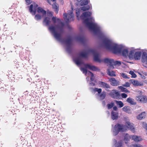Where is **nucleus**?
I'll return each mask as SVG.
<instances>
[{
	"label": "nucleus",
	"instance_id": "a18cd8bd",
	"mask_svg": "<svg viewBox=\"0 0 147 147\" xmlns=\"http://www.w3.org/2000/svg\"><path fill=\"white\" fill-rule=\"evenodd\" d=\"M56 0H51V1H53V2L55 1Z\"/></svg>",
	"mask_w": 147,
	"mask_h": 147
},
{
	"label": "nucleus",
	"instance_id": "423d86ee",
	"mask_svg": "<svg viewBox=\"0 0 147 147\" xmlns=\"http://www.w3.org/2000/svg\"><path fill=\"white\" fill-rule=\"evenodd\" d=\"M72 10H69L68 11L67 14L65 13L63 14V18L66 22H68L74 20V16L73 13V8L71 7Z\"/></svg>",
	"mask_w": 147,
	"mask_h": 147
},
{
	"label": "nucleus",
	"instance_id": "f257e3e1",
	"mask_svg": "<svg viewBox=\"0 0 147 147\" xmlns=\"http://www.w3.org/2000/svg\"><path fill=\"white\" fill-rule=\"evenodd\" d=\"M92 13L89 11L83 13L81 18L89 29L95 34L102 36L101 46L107 49L112 51L115 53L122 54L124 57H129V51L127 49L121 45H119L114 42L110 38L105 35L101 27L95 22L93 18L90 17Z\"/></svg>",
	"mask_w": 147,
	"mask_h": 147
},
{
	"label": "nucleus",
	"instance_id": "f704fd0d",
	"mask_svg": "<svg viewBox=\"0 0 147 147\" xmlns=\"http://www.w3.org/2000/svg\"><path fill=\"white\" fill-rule=\"evenodd\" d=\"M129 74L131 75L132 78H135L136 77V75L133 71H130L129 72Z\"/></svg>",
	"mask_w": 147,
	"mask_h": 147
},
{
	"label": "nucleus",
	"instance_id": "393cba45",
	"mask_svg": "<svg viewBox=\"0 0 147 147\" xmlns=\"http://www.w3.org/2000/svg\"><path fill=\"white\" fill-rule=\"evenodd\" d=\"M124 145L123 142L121 140L116 143L115 147H124Z\"/></svg>",
	"mask_w": 147,
	"mask_h": 147
},
{
	"label": "nucleus",
	"instance_id": "ea45409f",
	"mask_svg": "<svg viewBox=\"0 0 147 147\" xmlns=\"http://www.w3.org/2000/svg\"><path fill=\"white\" fill-rule=\"evenodd\" d=\"M26 1L28 5L31 3V0H26Z\"/></svg>",
	"mask_w": 147,
	"mask_h": 147
},
{
	"label": "nucleus",
	"instance_id": "c85d7f7f",
	"mask_svg": "<svg viewBox=\"0 0 147 147\" xmlns=\"http://www.w3.org/2000/svg\"><path fill=\"white\" fill-rule=\"evenodd\" d=\"M118 88L120 89L123 92H125L127 93H129L130 92L126 88H124L121 86L118 87Z\"/></svg>",
	"mask_w": 147,
	"mask_h": 147
},
{
	"label": "nucleus",
	"instance_id": "4be33fe9",
	"mask_svg": "<svg viewBox=\"0 0 147 147\" xmlns=\"http://www.w3.org/2000/svg\"><path fill=\"white\" fill-rule=\"evenodd\" d=\"M127 101L131 105H135L136 102L134 100L130 97H129L127 99Z\"/></svg>",
	"mask_w": 147,
	"mask_h": 147
},
{
	"label": "nucleus",
	"instance_id": "c9c22d12",
	"mask_svg": "<svg viewBox=\"0 0 147 147\" xmlns=\"http://www.w3.org/2000/svg\"><path fill=\"white\" fill-rule=\"evenodd\" d=\"M113 106V103H111L110 104H109L107 105L108 108L109 109H111Z\"/></svg>",
	"mask_w": 147,
	"mask_h": 147
},
{
	"label": "nucleus",
	"instance_id": "f3484780",
	"mask_svg": "<svg viewBox=\"0 0 147 147\" xmlns=\"http://www.w3.org/2000/svg\"><path fill=\"white\" fill-rule=\"evenodd\" d=\"M50 20L51 18L50 16H48L47 17H46V18H45L44 19L43 21V24H45L46 26L49 25L51 22Z\"/></svg>",
	"mask_w": 147,
	"mask_h": 147
},
{
	"label": "nucleus",
	"instance_id": "a878e982",
	"mask_svg": "<svg viewBox=\"0 0 147 147\" xmlns=\"http://www.w3.org/2000/svg\"><path fill=\"white\" fill-rule=\"evenodd\" d=\"M53 8L55 10L56 13H57L58 10V5L55 2H53L52 5Z\"/></svg>",
	"mask_w": 147,
	"mask_h": 147
},
{
	"label": "nucleus",
	"instance_id": "72a5a7b5",
	"mask_svg": "<svg viewBox=\"0 0 147 147\" xmlns=\"http://www.w3.org/2000/svg\"><path fill=\"white\" fill-rule=\"evenodd\" d=\"M130 147H143L142 146L139 144H132L130 146Z\"/></svg>",
	"mask_w": 147,
	"mask_h": 147
},
{
	"label": "nucleus",
	"instance_id": "9d476101",
	"mask_svg": "<svg viewBox=\"0 0 147 147\" xmlns=\"http://www.w3.org/2000/svg\"><path fill=\"white\" fill-rule=\"evenodd\" d=\"M38 6V5L35 3L30 5L29 8V11L32 15H34L36 13V10Z\"/></svg>",
	"mask_w": 147,
	"mask_h": 147
},
{
	"label": "nucleus",
	"instance_id": "4c0bfd02",
	"mask_svg": "<svg viewBox=\"0 0 147 147\" xmlns=\"http://www.w3.org/2000/svg\"><path fill=\"white\" fill-rule=\"evenodd\" d=\"M130 84L128 82H126L123 85V86L126 87H129L130 86Z\"/></svg>",
	"mask_w": 147,
	"mask_h": 147
},
{
	"label": "nucleus",
	"instance_id": "20e7f679",
	"mask_svg": "<svg viewBox=\"0 0 147 147\" xmlns=\"http://www.w3.org/2000/svg\"><path fill=\"white\" fill-rule=\"evenodd\" d=\"M129 129L133 133L136 132L134 127L133 124L131 123L129 121H126L125 125L117 124L112 129V134L114 136L117 135L120 131H125Z\"/></svg>",
	"mask_w": 147,
	"mask_h": 147
},
{
	"label": "nucleus",
	"instance_id": "7ed1b4c3",
	"mask_svg": "<svg viewBox=\"0 0 147 147\" xmlns=\"http://www.w3.org/2000/svg\"><path fill=\"white\" fill-rule=\"evenodd\" d=\"M52 20L54 24L49 27V30L57 40L65 44L66 51L69 52L71 49L72 39L69 38L65 41L62 40V34L63 32L64 26L63 23L59 19L55 17H53Z\"/></svg>",
	"mask_w": 147,
	"mask_h": 147
},
{
	"label": "nucleus",
	"instance_id": "0eeeda50",
	"mask_svg": "<svg viewBox=\"0 0 147 147\" xmlns=\"http://www.w3.org/2000/svg\"><path fill=\"white\" fill-rule=\"evenodd\" d=\"M80 69L84 74H85L86 76H88L86 78L88 81L89 80V77H90L91 81H93L94 80L95 77L92 73L89 71H87L86 69L84 68L81 67Z\"/></svg>",
	"mask_w": 147,
	"mask_h": 147
},
{
	"label": "nucleus",
	"instance_id": "aec40b11",
	"mask_svg": "<svg viewBox=\"0 0 147 147\" xmlns=\"http://www.w3.org/2000/svg\"><path fill=\"white\" fill-rule=\"evenodd\" d=\"M129 81L130 82L132 83L133 84L134 86H142L143 85L142 84H140L139 82L136 80H129Z\"/></svg>",
	"mask_w": 147,
	"mask_h": 147
},
{
	"label": "nucleus",
	"instance_id": "7c9ffc66",
	"mask_svg": "<svg viewBox=\"0 0 147 147\" xmlns=\"http://www.w3.org/2000/svg\"><path fill=\"white\" fill-rule=\"evenodd\" d=\"M121 76L123 78L125 79H129V78L128 77L127 74L123 73H120Z\"/></svg>",
	"mask_w": 147,
	"mask_h": 147
},
{
	"label": "nucleus",
	"instance_id": "49530a36",
	"mask_svg": "<svg viewBox=\"0 0 147 147\" xmlns=\"http://www.w3.org/2000/svg\"><path fill=\"white\" fill-rule=\"evenodd\" d=\"M49 14H50L51 15V13H49Z\"/></svg>",
	"mask_w": 147,
	"mask_h": 147
},
{
	"label": "nucleus",
	"instance_id": "37998d69",
	"mask_svg": "<svg viewBox=\"0 0 147 147\" xmlns=\"http://www.w3.org/2000/svg\"><path fill=\"white\" fill-rule=\"evenodd\" d=\"M78 2H80L82 0H77Z\"/></svg>",
	"mask_w": 147,
	"mask_h": 147
},
{
	"label": "nucleus",
	"instance_id": "9b49d317",
	"mask_svg": "<svg viewBox=\"0 0 147 147\" xmlns=\"http://www.w3.org/2000/svg\"><path fill=\"white\" fill-rule=\"evenodd\" d=\"M131 139L135 142H140L143 140V138L141 136L136 135H131Z\"/></svg>",
	"mask_w": 147,
	"mask_h": 147
},
{
	"label": "nucleus",
	"instance_id": "ddd939ff",
	"mask_svg": "<svg viewBox=\"0 0 147 147\" xmlns=\"http://www.w3.org/2000/svg\"><path fill=\"white\" fill-rule=\"evenodd\" d=\"M111 84L113 86H117L119 84V82L117 81L114 78H112L109 80Z\"/></svg>",
	"mask_w": 147,
	"mask_h": 147
},
{
	"label": "nucleus",
	"instance_id": "e433bc0d",
	"mask_svg": "<svg viewBox=\"0 0 147 147\" xmlns=\"http://www.w3.org/2000/svg\"><path fill=\"white\" fill-rule=\"evenodd\" d=\"M143 127L147 131V124L145 123H143L142 125Z\"/></svg>",
	"mask_w": 147,
	"mask_h": 147
},
{
	"label": "nucleus",
	"instance_id": "f03ea898",
	"mask_svg": "<svg viewBox=\"0 0 147 147\" xmlns=\"http://www.w3.org/2000/svg\"><path fill=\"white\" fill-rule=\"evenodd\" d=\"M90 54L93 55L94 59L95 61L99 63L103 62L108 64L110 66L109 68L107 69V74L111 76H116L115 72L110 70V68L113 69L114 65H120L121 62L117 61H114L113 59L107 58L101 59L100 55L95 49H90L87 51H84L81 52L79 55L78 54L75 56L73 59V61L78 66H81L84 65L86 69H88L92 71H99L100 69L97 67L88 64H84L83 63L81 58H86Z\"/></svg>",
	"mask_w": 147,
	"mask_h": 147
},
{
	"label": "nucleus",
	"instance_id": "dca6fc26",
	"mask_svg": "<svg viewBox=\"0 0 147 147\" xmlns=\"http://www.w3.org/2000/svg\"><path fill=\"white\" fill-rule=\"evenodd\" d=\"M146 113L144 112L138 115L137 117V118L139 120H141L145 118L146 116Z\"/></svg>",
	"mask_w": 147,
	"mask_h": 147
},
{
	"label": "nucleus",
	"instance_id": "79ce46f5",
	"mask_svg": "<svg viewBox=\"0 0 147 147\" xmlns=\"http://www.w3.org/2000/svg\"><path fill=\"white\" fill-rule=\"evenodd\" d=\"M90 84L91 86H94V85L95 84L94 83H93L92 82H90Z\"/></svg>",
	"mask_w": 147,
	"mask_h": 147
},
{
	"label": "nucleus",
	"instance_id": "f8f14e48",
	"mask_svg": "<svg viewBox=\"0 0 147 147\" xmlns=\"http://www.w3.org/2000/svg\"><path fill=\"white\" fill-rule=\"evenodd\" d=\"M142 61L144 64L147 65V53L146 52H144L142 53Z\"/></svg>",
	"mask_w": 147,
	"mask_h": 147
},
{
	"label": "nucleus",
	"instance_id": "6e6552de",
	"mask_svg": "<svg viewBox=\"0 0 147 147\" xmlns=\"http://www.w3.org/2000/svg\"><path fill=\"white\" fill-rule=\"evenodd\" d=\"M136 99L140 102L143 103L147 102V96H136Z\"/></svg>",
	"mask_w": 147,
	"mask_h": 147
},
{
	"label": "nucleus",
	"instance_id": "473e14b6",
	"mask_svg": "<svg viewBox=\"0 0 147 147\" xmlns=\"http://www.w3.org/2000/svg\"><path fill=\"white\" fill-rule=\"evenodd\" d=\"M42 16H40V15H39V14H36L35 16V19L36 20H40L42 18Z\"/></svg>",
	"mask_w": 147,
	"mask_h": 147
},
{
	"label": "nucleus",
	"instance_id": "bb28decb",
	"mask_svg": "<svg viewBox=\"0 0 147 147\" xmlns=\"http://www.w3.org/2000/svg\"><path fill=\"white\" fill-rule=\"evenodd\" d=\"M115 102L116 103L117 105L119 107L121 108L124 105V104L123 102L121 101L115 100Z\"/></svg>",
	"mask_w": 147,
	"mask_h": 147
},
{
	"label": "nucleus",
	"instance_id": "4468645a",
	"mask_svg": "<svg viewBox=\"0 0 147 147\" xmlns=\"http://www.w3.org/2000/svg\"><path fill=\"white\" fill-rule=\"evenodd\" d=\"M99 84L101 87L105 88L107 91H108V89L110 88V86L109 84L104 82H100L99 83Z\"/></svg>",
	"mask_w": 147,
	"mask_h": 147
},
{
	"label": "nucleus",
	"instance_id": "412c9836",
	"mask_svg": "<svg viewBox=\"0 0 147 147\" xmlns=\"http://www.w3.org/2000/svg\"><path fill=\"white\" fill-rule=\"evenodd\" d=\"M122 109L123 111L129 114H131V109L129 106H125Z\"/></svg>",
	"mask_w": 147,
	"mask_h": 147
},
{
	"label": "nucleus",
	"instance_id": "b1692460",
	"mask_svg": "<svg viewBox=\"0 0 147 147\" xmlns=\"http://www.w3.org/2000/svg\"><path fill=\"white\" fill-rule=\"evenodd\" d=\"M106 92H105L103 91L101 93L99 94H98V98L100 100L104 99L106 96Z\"/></svg>",
	"mask_w": 147,
	"mask_h": 147
},
{
	"label": "nucleus",
	"instance_id": "cd10ccee",
	"mask_svg": "<svg viewBox=\"0 0 147 147\" xmlns=\"http://www.w3.org/2000/svg\"><path fill=\"white\" fill-rule=\"evenodd\" d=\"M85 39L83 37L79 36L77 39V40L79 42L83 43Z\"/></svg>",
	"mask_w": 147,
	"mask_h": 147
},
{
	"label": "nucleus",
	"instance_id": "c756f323",
	"mask_svg": "<svg viewBox=\"0 0 147 147\" xmlns=\"http://www.w3.org/2000/svg\"><path fill=\"white\" fill-rule=\"evenodd\" d=\"M93 90L95 92H97L98 93V94H99L101 93L102 91V89L101 88H94Z\"/></svg>",
	"mask_w": 147,
	"mask_h": 147
},
{
	"label": "nucleus",
	"instance_id": "2eb2a0df",
	"mask_svg": "<svg viewBox=\"0 0 147 147\" xmlns=\"http://www.w3.org/2000/svg\"><path fill=\"white\" fill-rule=\"evenodd\" d=\"M110 95L114 98H117L119 95V93L117 91L113 90L110 93Z\"/></svg>",
	"mask_w": 147,
	"mask_h": 147
},
{
	"label": "nucleus",
	"instance_id": "a211bd4d",
	"mask_svg": "<svg viewBox=\"0 0 147 147\" xmlns=\"http://www.w3.org/2000/svg\"><path fill=\"white\" fill-rule=\"evenodd\" d=\"M118 116V113L112 111L111 114V119L113 120L116 119H117Z\"/></svg>",
	"mask_w": 147,
	"mask_h": 147
},
{
	"label": "nucleus",
	"instance_id": "39448f33",
	"mask_svg": "<svg viewBox=\"0 0 147 147\" xmlns=\"http://www.w3.org/2000/svg\"><path fill=\"white\" fill-rule=\"evenodd\" d=\"M141 52L137 51L136 49H132L130 51L129 58L131 59L139 60L141 58Z\"/></svg>",
	"mask_w": 147,
	"mask_h": 147
},
{
	"label": "nucleus",
	"instance_id": "2f4dec72",
	"mask_svg": "<svg viewBox=\"0 0 147 147\" xmlns=\"http://www.w3.org/2000/svg\"><path fill=\"white\" fill-rule=\"evenodd\" d=\"M89 2L88 0H84L82 1L81 3V5H87Z\"/></svg>",
	"mask_w": 147,
	"mask_h": 147
},
{
	"label": "nucleus",
	"instance_id": "1a4fd4ad",
	"mask_svg": "<svg viewBox=\"0 0 147 147\" xmlns=\"http://www.w3.org/2000/svg\"><path fill=\"white\" fill-rule=\"evenodd\" d=\"M90 9V6L89 5H87L83 7H80V9H78V10L77 9L76 10V14L77 17L78 18L79 16L80 15V12L81 10H82L83 11H85L88 10Z\"/></svg>",
	"mask_w": 147,
	"mask_h": 147
},
{
	"label": "nucleus",
	"instance_id": "c03bdc74",
	"mask_svg": "<svg viewBox=\"0 0 147 147\" xmlns=\"http://www.w3.org/2000/svg\"><path fill=\"white\" fill-rule=\"evenodd\" d=\"M48 2L49 3V4H51L50 3V2L49 0H48Z\"/></svg>",
	"mask_w": 147,
	"mask_h": 147
},
{
	"label": "nucleus",
	"instance_id": "5701e85b",
	"mask_svg": "<svg viewBox=\"0 0 147 147\" xmlns=\"http://www.w3.org/2000/svg\"><path fill=\"white\" fill-rule=\"evenodd\" d=\"M130 139H131V135L129 136V134H126L124 136V140L125 144H127L129 141Z\"/></svg>",
	"mask_w": 147,
	"mask_h": 147
},
{
	"label": "nucleus",
	"instance_id": "6ab92c4d",
	"mask_svg": "<svg viewBox=\"0 0 147 147\" xmlns=\"http://www.w3.org/2000/svg\"><path fill=\"white\" fill-rule=\"evenodd\" d=\"M37 12L38 13L42 14V16H44L46 14V11L40 7L37 8Z\"/></svg>",
	"mask_w": 147,
	"mask_h": 147
},
{
	"label": "nucleus",
	"instance_id": "58836bf2",
	"mask_svg": "<svg viewBox=\"0 0 147 147\" xmlns=\"http://www.w3.org/2000/svg\"><path fill=\"white\" fill-rule=\"evenodd\" d=\"M121 96L123 98H125L127 97V95L125 93H122L121 94Z\"/></svg>",
	"mask_w": 147,
	"mask_h": 147
},
{
	"label": "nucleus",
	"instance_id": "a19ab883",
	"mask_svg": "<svg viewBox=\"0 0 147 147\" xmlns=\"http://www.w3.org/2000/svg\"><path fill=\"white\" fill-rule=\"evenodd\" d=\"M117 107L116 106H115L113 107V109L115 111H117Z\"/></svg>",
	"mask_w": 147,
	"mask_h": 147
}]
</instances>
